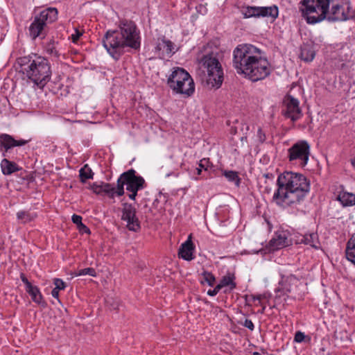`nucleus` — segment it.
<instances>
[{
	"label": "nucleus",
	"mask_w": 355,
	"mask_h": 355,
	"mask_svg": "<svg viewBox=\"0 0 355 355\" xmlns=\"http://www.w3.org/2000/svg\"><path fill=\"white\" fill-rule=\"evenodd\" d=\"M299 57L306 62H311V46L309 44L304 43L301 46Z\"/></svg>",
	"instance_id": "obj_30"
},
{
	"label": "nucleus",
	"mask_w": 355,
	"mask_h": 355,
	"mask_svg": "<svg viewBox=\"0 0 355 355\" xmlns=\"http://www.w3.org/2000/svg\"><path fill=\"white\" fill-rule=\"evenodd\" d=\"M82 217L79 215L73 214L71 217L72 222L77 225V227L83 223Z\"/></svg>",
	"instance_id": "obj_45"
},
{
	"label": "nucleus",
	"mask_w": 355,
	"mask_h": 355,
	"mask_svg": "<svg viewBox=\"0 0 355 355\" xmlns=\"http://www.w3.org/2000/svg\"><path fill=\"white\" fill-rule=\"evenodd\" d=\"M222 289L219 284H217L213 290H209L207 291V295L209 296H215L218 292Z\"/></svg>",
	"instance_id": "obj_44"
},
{
	"label": "nucleus",
	"mask_w": 355,
	"mask_h": 355,
	"mask_svg": "<svg viewBox=\"0 0 355 355\" xmlns=\"http://www.w3.org/2000/svg\"><path fill=\"white\" fill-rule=\"evenodd\" d=\"M299 12L302 19L311 24V0H301L298 3Z\"/></svg>",
	"instance_id": "obj_19"
},
{
	"label": "nucleus",
	"mask_w": 355,
	"mask_h": 355,
	"mask_svg": "<svg viewBox=\"0 0 355 355\" xmlns=\"http://www.w3.org/2000/svg\"><path fill=\"white\" fill-rule=\"evenodd\" d=\"M201 67L207 71V85L209 88L218 89L224 80V72L219 60V53L211 51L199 59Z\"/></svg>",
	"instance_id": "obj_5"
},
{
	"label": "nucleus",
	"mask_w": 355,
	"mask_h": 355,
	"mask_svg": "<svg viewBox=\"0 0 355 355\" xmlns=\"http://www.w3.org/2000/svg\"><path fill=\"white\" fill-rule=\"evenodd\" d=\"M1 167L3 174L8 175L12 173L19 171L18 165L7 159H3L1 163Z\"/></svg>",
	"instance_id": "obj_23"
},
{
	"label": "nucleus",
	"mask_w": 355,
	"mask_h": 355,
	"mask_svg": "<svg viewBox=\"0 0 355 355\" xmlns=\"http://www.w3.org/2000/svg\"><path fill=\"white\" fill-rule=\"evenodd\" d=\"M167 85L173 94L189 97L195 92V84L190 74L183 68L175 67L167 79Z\"/></svg>",
	"instance_id": "obj_7"
},
{
	"label": "nucleus",
	"mask_w": 355,
	"mask_h": 355,
	"mask_svg": "<svg viewBox=\"0 0 355 355\" xmlns=\"http://www.w3.org/2000/svg\"><path fill=\"white\" fill-rule=\"evenodd\" d=\"M75 276H83V275H89L92 277H96V272L93 268H86L84 269L78 270L77 272L74 273Z\"/></svg>",
	"instance_id": "obj_33"
},
{
	"label": "nucleus",
	"mask_w": 355,
	"mask_h": 355,
	"mask_svg": "<svg viewBox=\"0 0 355 355\" xmlns=\"http://www.w3.org/2000/svg\"><path fill=\"white\" fill-rule=\"evenodd\" d=\"M309 237H311V234H309ZM309 242L310 239L307 234L302 236L301 239L297 240V243H299L309 244Z\"/></svg>",
	"instance_id": "obj_48"
},
{
	"label": "nucleus",
	"mask_w": 355,
	"mask_h": 355,
	"mask_svg": "<svg viewBox=\"0 0 355 355\" xmlns=\"http://www.w3.org/2000/svg\"><path fill=\"white\" fill-rule=\"evenodd\" d=\"M53 284L55 285V289L58 291L64 290L66 288V283L60 278L53 279Z\"/></svg>",
	"instance_id": "obj_37"
},
{
	"label": "nucleus",
	"mask_w": 355,
	"mask_h": 355,
	"mask_svg": "<svg viewBox=\"0 0 355 355\" xmlns=\"http://www.w3.org/2000/svg\"><path fill=\"white\" fill-rule=\"evenodd\" d=\"M201 276L202 279H200V283L202 284L207 283L209 286H214L216 282V277L211 272L203 270L201 273Z\"/></svg>",
	"instance_id": "obj_29"
},
{
	"label": "nucleus",
	"mask_w": 355,
	"mask_h": 355,
	"mask_svg": "<svg viewBox=\"0 0 355 355\" xmlns=\"http://www.w3.org/2000/svg\"><path fill=\"white\" fill-rule=\"evenodd\" d=\"M20 279L21 282L25 284L26 286V290L31 288L33 285L28 281V279L26 278V275L24 273H21L20 275Z\"/></svg>",
	"instance_id": "obj_42"
},
{
	"label": "nucleus",
	"mask_w": 355,
	"mask_h": 355,
	"mask_svg": "<svg viewBox=\"0 0 355 355\" xmlns=\"http://www.w3.org/2000/svg\"><path fill=\"white\" fill-rule=\"evenodd\" d=\"M239 324L244 326L245 327L248 328L250 331H253L254 329V325L251 320L245 319L244 322L239 321Z\"/></svg>",
	"instance_id": "obj_39"
},
{
	"label": "nucleus",
	"mask_w": 355,
	"mask_h": 355,
	"mask_svg": "<svg viewBox=\"0 0 355 355\" xmlns=\"http://www.w3.org/2000/svg\"><path fill=\"white\" fill-rule=\"evenodd\" d=\"M121 220L126 222V227L128 230L138 232L141 230V223L137 216V209L130 203L124 202L122 204Z\"/></svg>",
	"instance_id": "obj_11"
},
{
	"label": "nucleus",
	"mask_w": 355,
	"mask_h": 355,
	"mask_svg": "<svg viewBox=\"0 0 355 355\" xmlns=\"http://www.w3.org/2000/svg\"><path fill=\"white\" fill-rule=\"evenodd\" d=\"M331 0H312V24L325 19Z\"/></svg>",
	"instance_id": "obj_14"
},
{
	"label": "nucleus",
	"mask_w": 355,
	"mask_h": 355,
	"mask_svg": "<svg viewBox=\"0 0 355 355\" xmlns=\"http://www.w3.org/2000/svg\"><path fill=\"white\" fill-rule=\"evenodd\" d=\"M194 250L195 246L191 239V236H189L188 239L180 245L178 256L184 260L191 261L195 258L193 256Z\"/></svg>",
	"instance_id": "obj_17"
},
{
	"label": "nucleus",
	"mask_w": 355,
	"mask_h": 355,
	"mask_svg": "<svg viewBox=\"0 0 355 355\" xmlns=\"http://www.w3.org/2000/svg\"><path fill=\"white\" fill-rule=\"evenodd\" d=\"M202 169L200 168L199 166L195 168V173L198 175H200L202 174Z\"/></svg>",
	"instance_id": "obj_51"
},
{
	"label": "nucleus",
	"mask_w": 355,
	"mask_h": 355,
	"mask_svg": "<svg viewBox=\"0 0 355 355\" xmlns=\"http://www.w3.org/2000/svg\"><path fill=\"white\" fill-rule=\"evenodd\" d=\"M103 45L109 55L117 61L126 52L140 49V31L134 21L121 20L117 29L109 30L105 33L103 38Z\"/></svg>",
	"instance_id": "obj_2"
},
{
	"label": "nucleus",
	"mask_w": 355,
	"mask_h": 355,
	"mask_svg": "<svg viewBox=\"0 0 355 355\" xmlns=\"http://www.w3.org/2000/svg\"><path fill=\"white\" fill-rule=\"evenodd\" d=\"M82 35L83 33L81 31H80L78 29H76L75 33L72 34L71 36L72 42L76 43Z\"/></svg>",
	"instance_id": "obj_43"
},
{
	"label": "nucleus",
	"mask_w": 355,
	"mask_h": 355,
	"mask_svg": "<svg viewBox=\"0 0 355 355\" xmlns=\"http://www.w3.org/2000/svg\"><path fill=\"white\" fill-rule=\"evenodd\" d=\"M173 49V43L171 40H166L164 37L162 39L158 40V42L155 46V51H162L163 55L164 52L167 55L172 53Z\"/></svg>",
	"instance_id": "obj_20"
},
{
	"label": "nucleus",
	"mask_w": 355,
	"mask_h": 355,
	"mask_svg": "<svg viewBox=\"0 0 355 355\" xmlns=\"http://www.w3.org/2000/svg\"><path fill=\"white\" fill-rule=\"evenodd\" d=\"M337 199L344 207L355 205V193L342 191L339 193Z\"/></svg>",
	"instance_id": "obj_21"
},
{
	"label": "nucleus",
	"mask_w": 355,
	"mask_h": 355,
	"mask_svg": "<svg viewBox=\"0 0 355 355\" xmlns=\"http://www.w3.org/2000/svg\"><path fill=\"white\" fill-rule=\"evenodd\" d=\"M37 217V214L27 211H20L17 213V218L24 223H29Z\"/></svg>",
	"instance_id": "obj_28"
},
{
	"label": "nucleus",
	"mask_w": 355,
	"mask_h": 355,
	"mask_svg": "<svg viewBox=\"0 0 355 355\" xmlns=\"http://www.w3.org/2000/svg\"><path fill=\"white\" fill-rule=\"evenodd\" d=\"M253 355H259V353L257 352H255L253 353Z\"/></svg>",
	"instance_id": "obj_54"
},
{
	"label": "nucleus",
	"mask_w": 355,
	"mask_h": 355,
	"mask_svg": "<svg viewBox=\"0 0 355 355\" xmlns=\"http://www.w3.org/2000/svg\"><path fill=\"white\" fill-rule=\"evenodd\" d=\"M306 338V336L301 331H297L295 335L294 341L296 343H302Z\"/></svg>",
	"instance_id": "obj_40"
},
{
	"label": "nucleus",
	"mask_w": 355,
	"mask_h": 355,
	"mask_svg": "<svg viewBox=\"0 0 355 355\" xmlns=\"http://www.w3.org/2000/svg\"><path fill=\"white\" fill-rule=\"evenodd\" d=\"M331 8L325 18L329 21H343L354 18V10L350 3L343 0H331Z\"/></svg>",
	"instance_id": "obj_8"
},
{
	"label": "nucleus",
	"mask_w": 355,
	"mask_h": 355,
	"mask_svg": "<svg viewBox=\"0 0 355 355\" xmlns=\"http://www.w3.org/2000/svg\"><path fill=\"white\" fill-rule=\"evenodd\" d=\"M265 298H268V296L266 294H263V295H250V296H248L246 295L245 296V301H246V303H248V302H255L256 300H258L259 302H258V304L259 305H261V300L262 299H265Z\"/></svg>",
	"instance_id": "obj_35"
},
{
	"label": "nucleus",
	"mask_w": 355,
	"mask_h": 355,
	"mask_svg": "<svg viewBox=\"0 0 355 355\" xmlns=\"http://www.w3.org/2000/svg\"><path fill=\"white\" fill-rule=\"evenodd\" d=\"M58 9L53 7L45 8L36 14L29 26L28 33L33 40H44L49 32V25L58 19Z\"/></svg>",
	"instance_id": "obj_6"
},
{
	"label": "nucleus",
	"mask_w": 355,
	"mask_h": 355,
	"mask_svg": "<svg viewBox=\"0 0 355 355\" xmlns=\"http://www.w3.org/2000/svg\"><path fill=\"white\" fill-rule=\"evenodd\" d=\"M102 194L107 195L110 198H114L115 196V187L110 183L102 182Z\"/></svg>",
	"instance_id": "obj_32"
},
{
	"label": "nucleus",
	"mask_w": 355,
	"mask_h": 355,
	"mask_svg": "<svg viewBox=\"0 0 355 355\" xmlns=\"http://www.w3.org/2000/svg\"><path fill=\"white\" fill-rule=\"evenodd\" d=\"M309 144L306 141L295 143L288 150L289 161L299 160L300 165L304 167L309 161Z\"/></svg>",
	"instance_id": "obj_10"
},
{
	"label": "nucleus",
	"mask_w": 355,
	"mask_h": 355,
	"mask_svg": "<svg viewBox=\"0 0 355 355\" xmlns=\"http://www.w3.org/2000/svg\"><path fill=\"white\" fill-rule=\"evenodd\" d=\"M139 190H132L129 191L130 193L128 194V197L132 200H135L136 197L137 196V193Z\"/></svg>",
	"instance_id": "obj_49"
},
{
	"label": "nucleus",
	"mask_w": 355,
	"mask_h": 355,
	"mask_svg": "<svg viewBox=\"0 0 355 355\" xmlns=\"http://www.w3.org/2000/svg\"><path fill=\"white\" fill-rule=\"evenodd\" d=\"M302 28L300 27V32L301 33V32H302Z\"/></svg>",
	"instance_id": "obj_56"
},
{
	"label": "nucleus",
	"mask_w": 355,
	"mask_h": 355,
	"mask_svg": "<svg viewBox=\"0 0 355 355\" xmlns=\"http://www.w3.org/2000/svg\"><path fill=\"white\" fill-rule=\"evenodd\" d=\"M234 279L235 276L234 274L227 273L226 275L222 277L218 284L222 288L225 286H229L230 290L232 291L236 287V284L234 282Z\"/></svg>",
	"instance_id": "obj_25"
},
{
	"label": "nucleus",
	"mask_w": 355,
	"mask_h": 355,
	"mask_svg": "<svg viewBox=\"0 0 355 355\" xmlns=\"http://www.w3.org/2000/svg\"><path fill=\"white\" fill-rule=\"evenodd\" d=\"M263 51L251 44H238L233 50L232 67L239 75L253 83L264 80L271 73L270 64Z\"/></svg>",
	"instance_id": "obj_1"
},
{
	"label": "nucleus",
	"mask_w": 355,
	"mask_h": 355,
	"mask_svg": "<svg viewBox=\"0 0 355 355\" xmlns=\"http://www.w3.org/2000/svg\"><path fill=\"white\" fill-rule=\"evenodd\" d=\"M26 292L31 295L34 302L42 305V307L46 306V303L43 301L42 295L37 286H33L31 288L26 289Z\"/></svg>",
	"instance_id": "obj_22"
},
{
	"label": "nucleus",
	"mask_w": 355,
	"mask_h": 355,
	"mask_svg": "<svg viewBox=\"0 0 355 355\" xmlns=\"http://www.w3.org/2000/svg\"><path fill=\"white\" fill-rule=\"evenodd\" d=\"M351 164L353 166V167L355 168V158L354 159H352Z\"/></svg>",
	"instance_id": "obj_53"
},
{
	"label": "nucleus",
	"mask_w": 355,
	"mask_h": 355,
	"mask_svg": "<svg viewBox=\"0 0 355 355\" xmlns=\"http://www.w3.org/2000/svg\"><path fill=\"white\" fill-rule=\"evenodd\" d=\"M258 7L247 6L243 8L241 12L244 18L257 17Z\"/></svg>",
	"instance_id": "obj_31"
},
{
	"label": "nucleus",
	"mask_w": 355,
	"mask_h": 355,
	"mask_svg": "<svg viewBox=\"0 0 355 355\" xmlns=\"http://www.w3.org/2000/svg\"><path fill=\"white\" fill-rule=\"evenodd\" d=\"M257 17H270L272 19H275L279 16V9L275 5L272 6L258 7Z\"/></svg>",
	"instance_id": "obj_18"
},
{
	"label": "nucleus",
	"mask_w": 355,
	"mask_h": 355,
	"mask_svg": "<svg viewBox=\"0 0 355 355\" xmlns=\"http://www.w3.org/2000/svg\"><path fill=\"white\" fill-rule=\"evenodd\" d=\"M124 186L125 184L119 176L116 181V187H115V194H116L118 196H121L124 195Z\"/></svg>",
	"instance_id": "obj_34"
},
{
	"label": "nucleus",
	"mask_w": 355,
	"mask_h": 355,
	"mask_svg": "<svg viewBox=\"0 0 355 355\" xmlns=\"http://www.w3.org/2000/svg\"><path fill=\"white\" fill-rule=\"evenodd\" d=\"M345 256L347 260L355 265V233L347 243Z\"/></svg>",
	"instance_id": "obj_24"
},
{
	"label": "nucleus",
	"mask_w": 355,
	"mask_h": 355,
	"mask_svg": "<svg viewBox=\"0 0 355 355\" xmlns=\"http://www.w3.org/2000/svg\"><path fill=\"white\" fill-rule=\"evenodd\" d=\"M223 175L231 182H234L236 187H239L241 184V178H239L238 173L234 171H223Z\"/></svg>",
	"instance_id": "obj_27"
},
{
	"label": "nucleus",
	"mask_w": 355,
	"mask_h": 355,
	"mask_svg": "<svg viewBox=\"0 0 355 355\" xmlns=\"http://www.w3.org/2000/svg\"><path fill=\"white\" fill-rule=\"evenodd\" d=\"M272 200L279 206L300 203L309 193L310 182L302 173L284 171L277 180Z\"/></svg>",
	"instance_id": "obj_3"
},
{
	"label": "nucleus",
	"mask_w": 355,
	"mask_h": 355,
	"mask_svg": "<svg viewBox=\"0 0 355 355\" xmlns=\"http://www.w3.org/2000/svg\"><path fill=\"white\" fill-rule=\"evenodd\" d=\"M299 101L290 94H286L283 100V105L286 107L285 110H282V114L285 117L291 119L295 121L301 116V110L299 106Z\"/></svg>",
	"instance_id": "obj_13"
},
{
	"label": "nucleus",
	"mask_w": 355,
	"mask_h": 355,
	"mask_svg": "<svg viewBox=\"0 0 355 355\" xmlns=\"http://www.w3.org/2000/svg\"><path fill=\"white\" fill-rule=\"evenodd\" d=\"M28 143L25 139H15L12 136L3 133L0 135V151H3V155L6 156V153L14 147L22 146Z\"/></svg>",
	"instance_id": "obj_15"
},
{
	"label": "nucleus",
	"mask_w": 355,
	"mask_h": 355,
	"mask_svg": "<svg viewBox=\"0 0 355 355\" xmlns=\"http://www.w3.org/2000/svg\"><path fill=\"white\" fill-rule=\"evenodd\" d=\"M198 166L205 171H208L209 168L212 166V164L209 159L204 158L199 162Z\"/></svg>",
	"instance_id": "obj_36"
},
{
	"label": "nucleus",
	"mask_w": 355,
	"mask_h": 355,
	"mask_svg": "<svg viewBox=\"0 0 355 355\" xmlns=\"http://www.w3.org/2000/svg\"><path fill=\"white\" fill-rule=\"evenodd\" d=\"M298 279L294 275L282 277L279 282V286L275 288V304L270 309L275 308L277 305L284 304L288 297V293H291L292 286L295 284Z\"/></svg>",
	"instance_id": "obj_9"
},
{
	"label": "nucleus",
	"mask_w": 355,
	"mask_h": 355,
	"mask_svg": "<svg viewBox=\"0 0 355 355\" xmlns=\"http://www.w3.org/2000/svg\"><path fill=\"white\" fill-rule=\"evenodd\" d=\"M120 178L126 186L127 191L142 190L146 187L144 178L137 175L136 171L133 168L121 173Z\"/></svg>",
	"instance_id": "obj_12"
},
{
	"label": "nucleus",
	"mask_w": 355,
	"mask_h": 355,
	"mask_svg": "<svg viewBox=\"0 0 355 355\" xmlns=\"http://www.w3.org/2000/svg\"><path fill=\"white\" fill-rule=\"evenodd\" d=\"M288 245V233L284 231H277L269 241V250L275 251Z\"/></svg>",
	"instance_id": "obj_16"
},
{
	"label": "nucleus",
	"mask_w": 355,
	"mask_h": 355,
	"mask_svg": "<svg viewBox=\"0 0 355 355\" xmlns=\"http://www.w3.org/2000/svg\"><path fill=\"white\" fill-rule=\"evenodd\" d=\"M94 175V172L92 171V170L91 169L88 164H85L79 170L80 180L83 183H85L87 180L93 179Z\"/></svg>",
	"instance_id": "obj_26"
},
{
	"label": "nucleus",
	"mask_w": 355,
	"mask_h": 355,
	"mask_svg": "<svg viewBox=\"0 0 355 355\" xmlns=\"http://www.w3.org/2000/svg\"><path fill=\"white\" fill-rule=\"evenodd\" d=\"M270 355H275V354H270Z\"/></svg>",
	"instance_id": "obj_57"
},
{
	"label": "nucleus",
	"mask_w": 355,
	"mask_h": 355,
	"mask_svg": "<svg viewBox=\"0 0 355 355\" xmlns=\"http://www.w3.org/2000/svg\"><path fill=\"white\" fill-rule=\"evenodd\" d=\"M17 62L19 71L40 87H43L51 79V70L49 60L41 56L34 55L19 58Z\"/></svg>",
	"instance_id": "obj_4"
},
{
	"label": "nucleus",
	"mask_w": 355,
	"mask_h": 355,
	"mask_svg": "<svg viewBox=\"0 0 355 355\" xmlns=\"http://www.w3.org/2000/svg\"><path fill=\"white\" fill-rule=\"evenodd\" d=\"M77 228H78L79 232L82 234H91V231H90L89 228L87 226H86L84 223H82L81 225H80Z\"/></svg>",
	"instance_id": "obj_41"
},
{
	"label": "nucleus",
	"mask_w": 355,
	"mask_h": 355,
	"mask_svg": "<svg viewBox=\"0 0 355 355\" xmlns=\"http://www.w3.org/2000/svg\"><path fill=\"white\" fill-rule=\"evenodd\" d=\"M102 182L101 184H98L97 182H94L90 185V189L97 195H102Z\"/></svg>",
	"instance_id": "obj_38"
},
{
	"label": "nucleus",
	"mask_w": 355,
	"mask_h": 355,
	"mask_svg": "<svg viewBox=\"0 0 355 355\" xmlns=\"http://www.w3.org/2000/svg\"><path fill=\"white\" fill-rule=\"evenodd\" d=\"M261 306H262V308H261V310H259V313H264V311H265V310H266V306H265V305H263L262 304H261Z\"/></svg>",
	"instance_id": "obj_52"
},
{
	"label": "nucleus",
	"mask_w": 355,
	"mask_h": 355,
	"mask_svg": "<svg viewBox=\"0 0 355 355\" xmlns=\"http://www.w3.org/2000/svg\"><path fill=\"white\" fill-rule=\"evenodd\" d=\"M46 51L49 54L51 55H53L55 57H58L59 56V54L57 51V50L55 49V47H53V46H49L46 48Z\"/></svg>",
	"instance_id": "obj_46"
},
{
	"label": "nucleus",
	"mask_w": 355,
	"mask_h": 355,
	"mask_svg": "<svg viewBox=\"0 0 355 355\" xmlns=\"http://www.w3.org/2000/svg\"><path fill=\"white\" fill-rule=\"evenodd\" d=\"M51 295L54 298L58 299L59 297V291L53 288L51 291Z\"/></svg>",
	"instance_id": "obj_50"
},
{
	"label": "nucleus",
	"mask_w": 355,
	"mask_h": 355,
	"mask_svg": "<svg viewBox=\"0 0 355 355\" xmlns=\"http://www.w3.org/2000/svg\"><path fill=\"white\" fill-rule=\"evenodd\" d=\"M314 57H315V54L312 53V55H311L312 60L314 58Z\"/></svg>",
	"instance_id": "obj_55"
},
{
	"label": "nucleus",
	"mask_w": 355,
	"mask_h": 355,
	"mask_svg": "<svg viewBox=\"0 0 355 355\" xmlns=\"http://www.w3.org/2000/svg\"><path fill=\"white\" fill-rule=\"evenodd\" d=\"M257 136L260 142L263 143L266 141V137L265 133L263 132L262 129L259 128L257 130Z\"/></svg>",
	"instance_id": "obj_47"
}]
</instances>
